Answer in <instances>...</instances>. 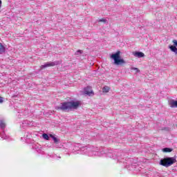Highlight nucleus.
Listing matches in <instances>:
<instances>
[{"label":"nucleus","instance_id":"f257e3e1","mask_svg":"<svg viewBox=\"0 0 177 177\" xmlns=\"http://www.w3.org/2000/svg\"><path fill=\"white\" fill-rule=\"evenodd\" d=\"M80 101H65L57 106L58 111H70L71 109H77L80 106Z\"/></svg>","mask_w":177,"mask_h":177},{"label":"nucleus","instance_id":"f03ea898","mask_svg":"<svg viewBox=\"0 0 177 177\" xmlns=\"http://www.w3.org/2000/svg\"><path fill=\"white\" fill-rule=\"evenodd\" d=\"M176 162V158H164V159L160 160V165L165 167H169V166H172Z\"/></svg>","mask_w":177,"mask_h":177},{"label":"nucleus","instance_id":"7ed1b4c3","mask_svg":"<svg viewBox=\"0 0 177 177\" xmlns=\"http://www.w3.org/2000/svg\"><path fill=\"white\" fill-rule=\"evenodd\" d=\"M120 55L121 52L120 50L116 52V53L111 55V59H113L115 64L119 65L125 64V60H124V59H120Z\"/></svg>","mask_w":177,"mask_h":177},{"label":"nucleus","instance_id":"20e7f679","mask_svg":"<svg viewBox=\"0 0 177 177\" xmlns=\"http://www.w3.org/2000/svg\"><path fill=\"white\" fill-rule=\"evenodd\" d=\"M173 44L174 45H171L169 46V48L171 50V52H174V53L177 55V40L173 39Z\"/></svg>","mask_w":177,"mask_h":177},{"label":"nucleus","instance_id":"39448f33","mask_svg":"<svg viewBox=\"0 0 177 177\" xmlns=\"http://www.w3.org/2000/svg\"><path fill=\"white\" fill-rule=\"evenodd\" d=\"M84 93L85 94H88V95H91V94H94L92 87L91 86H87L86 88H84Z\"/></svg>","mask_w":177,"mask_h":177},{"label":"nucleus","instance_id":"423d86ee","mask_svg":"<svg viewBox=\"0 0 177 177\" xmlns=\"http://www.w3.org/2000/svg\"><path fill=\"white\" fill-rule=\"evenodd\" d=\"M54 66H55V63L54 62H52L50 63H46V64L40 66V68L44 69L46 68L47 67H53Z\"/></svg>","mask_w":177,"mask_h":177},{"label":"nucleus","instance_id":"0eeeda50","mask_svg":"<svg viewBox=\"0 0 177 177\" xmlns=\"http://www.w3.org/2000/svg\"><path fill=\"white\" fill-rule=\"evenodd\" d=\"M134 56H137V57H145V53L142 52H135L133 53Z\"/></svg>","mask_w":177,"mask_h":177},{"label":"nucleus","instance_id":"6e6552de","mask_svg":"<svg viewBox=\"0 0 177 177\" xmlns=\"http://www.w3.org/2000/svg\"><path fill=\"white\" fill-rule=\"evenodd\" d=\"M110 91V87L109 86H104L102 88V92L108 93Z\"/></svg>","mask_w":177,"mask_h":177},{"label":"nucleus","instance_id":"1a4fd4ad","mask_svg":"<svg viewBox=\"0 0 177 177\" xmlns=\"http://www.w3.org/2000/svg\"><path fill=\"white\" fill-rule=\"evenodd\" d=\"M170 106L172 108H174L175 106H177V100H176V101H171Z\"/></svg>","mask_w":177,"mask_h":177},{"label":"nucleus","instance_id":"9d476101","mask_svg":"<svg viewBox=\"0 0 177 177\" xmlns=\"http://www.w3.org/2000/svg\"><path fill=\"white\" fill-rule=\"evenodd\" d=\"M6 124L4 122V120H0V127H1V129H5Z\"/></svg>","mask_w":177,"mask_h":177},{"label":"nucleus","instance_id":"9b49d317","mask_svg":"<svg viewBox=\"0 0 177 177\" xmlns=\"http://www.w3.org/2000/svg\"><path fill=\"white\" fill-rule=\"evenodd\" d=\"M5 46H3V45H2V44L0 43V53H3V52H5Z\"/></svg>","mask_w":177,"mask_h":177},{"label":"nucleus","instance_id":"f8f14e48","mask_svg":"<svg viewBox=\"0 0 177 177\" xmlns=\"http://www.w3.org/2000/svg\"><path fill=\"white\" fill-rule=\"evenodd\" d=\"M172 148H163L162 152H172Z\"/></svg>","mask_w":177,"mask_h":177},{"label":"nucleus","instance_id":"ddd939ff","mask_svg":"<svg viewBox=\"0 0 177 177\" xmlns=\"http://www.w3.org/2000/svg\"><path fill=\"white\" fill-rule=\"evenodd\" d=\"M43 136V138H44L45 140H49V136H48V134H46V133H44Z\"/></svg>","mask_w":177,"mask_h":177},{"label":"nucleus","instance_id":"4468645a","mask_svg":"<svg viewBox=\"0 0 177 177\" xmlns=\"http://www.w3.org/2000/svg\"><path fill=\"white\" fill-rule=\"evenodd\" d=\"M59 141L60 140L54 136V142L57 143L59 142Z\"/></svg>","mask_w":177,"mask_h":177},{"label":"nucleus","instance_id":"2eb2a0df","mask_svg":"<svg viewBox=\"0 0 177 177\" xmlns=\"http://www.w3.org/2000/svg\"><path fill=\"white\" fill-rule=\"evenodd\" d=\"M100 21H103L104 23H106L107 20L106 19H104V17H102V19H100Z\"/></svg>","mask_w":177,"mask_h":177},{"label":"nucleus","instance_id":"dca6fc26","mask_svg":"<svg viewBox=\"0 0 177 177\" xmlns=\"http://www.w3.org/2000/svg\"><path fill=\"white\" fill-rule=\"evenodd\" d=\"M78 53L82 54L83 50H77L76 54H78Z\"/></svg>","mask_w":177,"mask_h":177},{"label":"nucleus","instance_id":"f3484780","mask_svg":"<svg viewBox=\"0 0 177 177\" xmlns=\"http://www.w3.org/2000/svg\"><path fill=\"white\" fill-rule=\"evenodd\" d=\"M50 137L55 141V136L53 134H50Z\"/></svg>","mask_w":177,"mask_h":177},{"label":"nucleus","instance_id":"a211bd4d","mask_svg":"<svg viewBox=\"0 0 177 177\" xmlns=\"http://www.w3.org/2000/svg\"><path fill=\"white\" fill-rule=\"evenodd\" d=\"M3 102V98L0 95V103Z\"/></svg>","mask_w":177,"mask_h":177},{"label":"nucleus","instance_id":"6ab92c4d","mask_svg":"<svg viewBox=\"0 0 177 177\" xmlns=\"http://www.w3.org/2000/svg\"><path fill=\"white\" fill-rule=\"evenodd\" d=\"M1 3H2V1L0 0V8H1Z\"/></svg>","mask_w":177,"mask_h":177},{"label":"nucleus","instance_id":"aec40b11","mask_svg":"<svg viewBox=\"0 0 177 177\" xmlns=\"http://www.w3.org/2000/svg\"><path fill=\"white\" fill-rule=\"evenodd\" d=\"M134 70H136L137 71H138V68H134Z\"/></svg>","mask_w":177,"mask_h":177}]
</instances>
